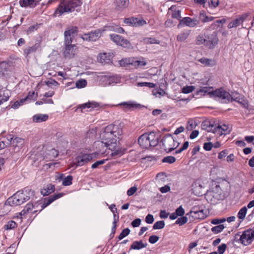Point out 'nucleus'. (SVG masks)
I'll use <instances>...</instances> for the list:
<instances>
[{
	"label": "nucleus",
	"mask_w": 254,
	"mask_h": 254,
	"mask_svg": "<svg viewBox=\"0 0 254 254\" xmlns=\"http://www.w3.org/2000/svg\"><path fill=\"white\" fill-rule=\"evenodd\" d=\"M81 4L80 0H61L54 14L59 17L75 10L78 12Z\"/></svg>",
	"instance_id": "obj_1"
},
{
	"label": "nucleus",
	"mask_w": 254,
	"mask_h": 254,
	"mask_svg": "<svg viewBox=\"0 0 254 254\" xmlns=\"http://www.w3.org/2000/svg\"><path fill=\"white\" fill-rule=\"evenodd\" d=\"M214 94L217 97V100L223 103H227L230 101H235L244 106L245 108L248 107V103L239 93L232 92L231 94L226 92L222 88L216 90Z\"/></svg>",
	"instance_id": "obj_2"
},
{
	"label": "nucleus",
	"mask_w": 254,
	"mask_h": 254,
	"mask_svg": "<svg viewBox=\"0 0 254 254\" xmlns=\"http://www.w3.org/2000/svg\"><path fill=\"white\" fill-rule=\"evenodd\" d=\"M33 193L34 191L31 189L24 188L23 190L17 191L12 196L9 197L6 200V204L10 206L21 205L28 200L33 195Z\"/></svg>",
	"instance_id": "obj_3"
},
{
	"label": "nucleus",
	"mask_w": 254,
	"mask_h": 254,
	"mask_svg": "<svg viewBox=\"0 0 254 254\" xmlns=\"http://www.w3.org/2000/svg\"><path fill=\"white\" fill-rule=\"evenodd\" d=\"M159 136L154 132L142 134L138 139V144L144 148L156 146L159 143Z\"/></svg>",
	"instance_id": "obj_4"
},
{
	"label": "nucleus",
	"mask_w": 254,
	"mask_h": 254,
	"mask_svg": "<svg viewBox=\"0 0 254 254\" xmlns=\"http://www.w3.org/2000/svg\"><path fill=\"white\" fill-rule=\"evenodd\" d=\"M164 150L168 153L171 152L175 149L179 145V143L177 142L171 134H166L162 139Z\"/></svg>",
	"instance_id": "obj_5"
},
{
	"label": "nucleus",
	"mask_w": 254,
	"mask_h": 254,
	"mask_svg": "<svg viewBox=\"0 0 254 254\" xmlns=\"http://www.w3.org/2000/svg\"><path fill=\"white\" fill-rule=\"evenodd\" d=\"M206 197L211 203L215 204L217 201L223 199L224 196L220 187L216 186L213 190L207 192Z\"/></svg>",
	"instance_id": "obj_6"
},
{
	"label": "nucleus",
	"mask_w": 254,
	"mask_h": 254,
	"mask_svg": "<svg viewBox=\"0 0 254 254\" xmlns=\"http://www.w3.org/2000/svg\"><path fill=\"white\" fill-rule=\"evenodd\" d=\"M108 130L107 127H105L100 135L102 143L104 144L105 146L106 147L109 146L111 144L116 143L117 141V139L113 135L111 131H108Z\"/></svg>",
	"instance_id": "obj_7"
},
{
	"label": "nucleus",
	"mask_w": 254,
	"mask_h": 254,
	"mask_svg": "<svg viewBox=\"0 0 254 254\" xmlns=\"http://www.w3.org/2000/svg\"><path fill=\"white\" fill-rule=\"evenodd\" d=\"M231 127L225 124L222 125H219L217 126L210 125L207 128V131L212 132L218 135H226L229 133L231 131Z\"/></svg>",
	"instance_id": "obj_8"
},
{
	"label": "nucleus",
	"mask_w": 254,
	"mask_h": 254,
	"mask_svg": "<svg viewBox=\"0 0 254 254\" xmlns=\"http://www.w3.org/2000/svg\"><path fill=\"white\" fill-rule=\"evenodd\" d=\"M254 240V230L249 229L245 230L241 235L239 241L240 243L247 246L251 244Z\"/></svg>",
	"instance_id": "obj_9"
},
{
	"label": "nucleus",
	"mask_w": 254,
	"mask_h": 254,
	"mask_svg": "<svg viewBox=\"0 0 254 254\" xmlns=\"http://www.w3.org/2000/svg\"><path fill=\"white\" fill-rule=\"evenodd\" d=\"M110 37L111 39L118 45L127 48L131 46L130 42L127 39H125L121 35L112 34L110 35Z\"/></svg>",
	"instance_id": "obj_10"
},
{
	"label": "nucleus",
	"mask_w": 254,
	"mask_h": 254,
	"mask_svg": "<svg viewBox=\"0 0 254 254\" xmlns=\"http://www.w3.org/2000/svg\"><path fill=\"white\" fill-rule=\"evenodd\" d=\"M95 157V155L93 153L78 155L75 158V164L76 166H82L91 161Z\"/></svg>",
	"instance_id": "obj_11"
},
{
	"label": "nucleus",
	"mask_w": 254,
	"mask_h": 254,
	"mask_svg": "<svg viewBox=\"0 0 254 254\" xmlns=\"http://www.w3.org/2000/svg\"><path fill=\"white\" fill-rule=\"evenodd\" d=\"M101 35V30L96 29L88 33L83 34L81 37L84 41H96L99 39Z\"/></svg>",
	"instance_id": "obj_12"
},
{
	"label": "nucleus",
	"mask_w": 254,
	"mask_h": 254,
	"mask_svg": "<svg viewBox=\"0 0 254 254\" xmlns=\"http://www.w3.org/2000/svg\"><path fill=\"white\" fill-rule=\"evenodd\" d=\"M107 127L108 129V131H111L116 139L117 138H119L123 133V125L120 123L111 124Z\"/></svg>",
	"instance_id": "obj_13"
},
{
	"label": "nucleus",
	"mask_w": 254,
	"mask_h": 254,
	"mask_svg": "<svg viewBox=\"0 0 254 254\" xmlns=\"http://www.w3.org/2000/svg\"><path fill=\"white\" fill-rule=\"evenodd\" d=\"M124 22L125 23L129 25L135 27L143 26L146 24V21L142 17L137 18L131 17L125 18Z\"/></svg>",
	"instance_id": "obj_14"
},
{
	"label": "nucleus",
	"mask_w": 254,
	"mask_h": 254,
	"mask_svg": "<svg viewBox=\"0 0 254 254\" xmlns=\"http://www.w3.org/2000/svg\"><path fill=\"white\" fill-rule=\"evenodd\" d=\"M190 213L194 219L201 220L206 217V214L204 213V210L197 206L193 207Z\"/></svg>",
	"instance_id": "obj_15"
},
{
	"label": "nucleus",
	"mask_w": 254,
	"mask_h": 254,
	"mask_svg": "<svg viewBox=\"0 0 254 254\" xmlns=\"http://www.w3.org/2000/svg\"><path fill=\"white\" fill-rule=\"evenodd\" d=\"M218 38L217 33L214 31L208 35L206 39V46L209 49H213L218 43Z\"/></svg>",
	"instance_id": "obj_16"
},
{
	"label": "nucleus",
	"mask_w": 254,
	"mask_h": 254,
	"mask_svg": "<svg viewBox=\"0 0 254 254\" xmlns=\"http://www.w3.org/2000/svg\"><path fill=\"white\" fill-rule=\"evenodd\" d=\"M249 13H245L240 15L237 18L233 20L228 25V28L229 29L233 27H237L242 24L248 17Z\"/></svg>",
	"instance_id": "obj_17"
},
{
	"label": "nucleus",
	"mask_w": 254,
	"mask_h": 254,
	"mask_svg": "<svg viewBox=\"0 0 254 254\" xmlns=\"http://www.w3.org/2000/svg\"><path fill=\"white\" fill-rule=\"evenodd\" d=\"M64 195L63 193H58L57 194H54L50 196L49 197L45 198L43 200V203H41V209L40 211H42L43 209L46 207L47 206L50 205L51 203L54 201L55 200L61 198Z\"/></svg>",
	"instance_id": "obj_18"
},
{
	"label": "nucleus",
	"mask_w": 254,
	"mask_h": 254,
	"mask_svg": "<svg viewBox=\"0 0 254 254\" xmlns=\"http://www.w3.org/2000/svg\"><path fill=\"white\" fill-rule=\"evenodd\" d=\"M77 53V48L75 44L65 46L64 55L65 58L71 59Z\"/></svg>",
	"instance_id": "obj_19"
},
{
	"label": "nucleus",
	"mask_w": 254,
	"mask_h": 254,
	"mask_svg": "<svg viewBox=\"0 0 254 254\" xmlns=\"http://www.w3.org/2000/svg\"><path fill=\"white\" fill-rule=\"evenodd\" d=\"M198 23V21L195 19H192L189 17H186L180 20V23L178 25V27H180L182 24L186 25L190 27H193Z\"/></svg>",
	"instance_id": "obj_20"
},
{
	"label": "nucleus",
	"mask_w": 254,
	"mask_h": 254,
	"mask_svg": "<svg viewBox=\"0 0 254 254\" xmlns=\"http://www.w3.org/2000/svg\"><path fill=\"white\" fill-rule=\"evenodd\" d=\"M41 0H19V4L21 7L34 8L36 6Z\"/></svg>",
	"instance_id": "obj_21"
},
{
	"label": "nucleus",
	"mask_w": 254,
	"mask_h": 254,
	"mask_svg": "<svg viewBox=\"0 0 254 254\" xmlns=\"http://www.w3.org/2000/svg\"><path fill=\"white\" fill-rule=\"evenodd\" d=\"M129 3V0H115V8L119 11H122L127 8Z\"/></svg>",
	"instance_id": "obj_22"
},
{
	"label": "nucleus",
	"mask_w": 254,
	"mask_h": 254,
	"mask_svg": "<svg viewBox=\"0 0 254 254\" xmlns=\"http://www.w3.org/2000/svg\"><path fill=\"white\" fill-rule=\"evenodd\" d=\"M114 56L113 53H104L100 55L98 60L102 63H108L111 61Z\"/></svg>",
	"instance_id": "obj_23"
},
{
	"label": "nucleus",
	"mask_w": 254,
	"mask_h": 254,
	"mask_svg": "<svg viewBox=\"0 0 254 254\" xmlns=\"http://www.w3.org/2000/svg\"><path fill=\"white\" fill-rule=\"evenodd\" d=\"M41 43L39 41H37L32 46L29 47L24 50V55L27 57L30 54L36 52L40 49Z\"/></svg>",
	"instance_id": "obj_24"
},
{
	"label": "nucleus",
	"mask_w": 254,
	"mask_h": 254,
	"mask_svg": "<svg viewBox=\"0 0 254 254\" xmlns=\"http://www.w3.org/2000/svg\"><path fill=\"white\" fill-rule=\"evenodd\" d=\"M55 190V186L52 184H49L41 189V193L43 196H46L53 192Z\"/></svg>",
	"instance_id": "obj_25"
},
{
	"label": "nucleus",
	"mask_w": 254,
	"mask_h": 254,
	"mask_svg": "<svg viewBox=\"0 0 254 254\" xmlns=\"http://www.w3.org/2000/svg\"><path fill=\"white\" fill-rule=\"evenodd\" d=\"M9 98L7 92L4 89L3 86L0 85V105L7 101Z\"/></svg>",
	"instance_id": "obj_26"
},
{
	"label": "nucleus",
	"mask_w": 254,
	"mask_h": 254,
	"mask_svg": "<svg viewBox=\"0 0 254 254\" xmlns=\"http://www.w3.org/2000/svg\"><path fill=\"white\" fill-rule=\"evenodd\" d=\"M48 118L47 114H38L33 117L32 120L34 123H41L47 121Z\"/></svg>",
	"instance_id": "obj_27"
},
{
	"label": "nucleus",
	"mask_w": 254,
	"mask_h": 254,
	"mask_svg": "<svg viewBox=\"0 0 254 254\" xmlns=\"http://www.w3.org/2000/svg\"><path fill=\"white\" fill-rule=\"evenodd\" d=\"M147 245V243L144 244L142 241H134L130 246V250H140L145 248Z\"/></svg>",
	"instance_id": "obj_28"
},
{
	"label": "nucleus",
	"mask_w": 254,
	"mask_h": 254,
	"mask_svg": "<svg viewBox=\"0 0 254 254\" xmlns=\"http://www.w3.org/2000/svg\"><path fill=\"white\" fill-rule=\"evenodd\" d=\"M202 188V186L200 184H198L196 182L193 183L191 185L192 193L195 195H201L202 194L201 191Z\"/></svg>",
	"instance_id": "obj_29"
},
{
	"label": "nucleus",
	"mask_w": 254,
	"mask_h": 254,
	"mask_svg": "<svg viewBox=\"0 0 254 254\" xmlns=\"http://www.w3.org/2000/svg\"><path fill=\"white\" fill-rule=\"evenodd\" d=\"M37 98V93H35L34 91L29 92L26 97L20 100L22 103L26 101H35Z\"/></svg>",
	"instance_id": "obj_30"
},
{
	"label": "nucleus",
	"mask_w": 254,
	"mask_h": 254,
	"mask_svg": "<svg viewBox=\"0 0 254 254\" xmlns=\"http://www.w3.org/2000/svg\"><path fill=\"white\" fill-rule=\"evenodd\" d=\"M190 33V30H185L178 35L177 40L180 42H183L188 38Z\"/></svg>",
	"instance_id": "obj_31"
},
{
	"label": "nucleus",
	"mask_w": 254,
	"mask_h": 254,
	"mask_svg": "<svg viewBox=\"0 0 254 254\" xmlns=\"http://www.w3.org/2000/svg\"><path fill=\"white\" fill-rule=\"evenodd\" d=\"M99 107V103L96 102H88L86 103L83 104L81 105L79 108L81 109V112H83V110L86 108H98Z\"/></svg>",
	"instance_id": "obj_32"
},
{
	"label": "nucleus",
	"mask_w": 254,
	"mask_h": 254,
	"mask_svg": "<svg viewBox=\"0 0 254 254\" xmlns=\"http://www.w3.org/2000/svg\"><path fill=\"white\" fill-rule=\"evenodd\" d=\"M170 10L172 11V17L176 18L178 20H181V11L176 9V7L174 5L171 6L170 8Z\"/></svg>",
	"instance_id": "obj_33"
},
{
	"label": "nucleus",
	"mask_w": 254,
	"mask_h": 254,
	"mask_svg": "<svg viewBox=\"0 0 254 254\" xmlns=\"http://www.w3.org/2000/svg\"><path fill=\"white\" fill-rule=\"evenodd\" d=\"M35 207V206L32 203H27L24 207L23 210L20 213L21 216H25L27 213L32 211L33 208Z\"/></svg>",
	"instance_id": "obj_34"
},
{
	"label": "nucleus",
	"mask_w": 254,
	"mask_h": 254,
	"mask_svg": "<svg viewBox=\"0 0 254 254\" xmlns=\"http://www.w3.org/2000/svg\"><path fill=\"white\" fill-rule=\"evenodd\" d=\"M24 142V139L20 137H16L12 141V144L13 146H15V147H18V148H20L22 147Z\"/></svg>",
	"instance_id": "obj_35"
},
{
	"label": "nucleus",
	"mask_w": 254,
	"mask_h": 254,
	"mask_svg": "<svg viewBox=\"0 0 254 254\" xmlns=\"http://www.w3.org/2000/svg\"><path fill=\"white\" fill-rule=\"evenodd\" d=\"M142 41L146 44H160V41L152 37L144 38L142 39Z\"/></svg>",
	"instance_id": "obj_36"
},
{
	"label": "nucleus",
	"mask_w": 254,
	"mask_h": 254,
	"mask_svg": "<svg viewBox=\"0 0 254 254\" xmlns=\"http://www.w3.org/2000/svg\"><path fill=\"white\" fill-rule=\"evenodd\" d=\"M215 91L216 90L214 91L213 88L210 87H204L200 90V92L204 93V94L208 93V94L212 95L217 99L216 95L214 94Z\"/></svg>",
	"instance_id": "obj_37"
},
{
	"label": "nucleus",
	"mask_w": 254,
	"mask_h": 254,
	"mask_svg": "<svg viewBox=\"0 0 254 254\" xmlns=\"http://www.w3.org/2000/svg\"><path fill=\"white\" fill-rule=\"evenodd\" d=\"M121 81V77L119 75H113L109 77L108 81L109 84H114L120 83Z\"/></svg>",
	"instance_id": "obj_38"
},
{
	"label": "nucleus",
	"mask_w": 254,
	"mask_h": 254,
	"mask_svg": "<svg viewBox=\"0 0 254 254\" xmlns=\"http://www.w3.org/2000/svg\"><path fill=\"white\" fill-rule=\"evenodd\" d=\"M199 62L205 65L213 66L214 65V61L213 60L207 58H201L199 60Z\"/></svg>",
	"instance_id": "obj_39"
},
{
	"label": "nucleus",
	"mask_w": 254,
	"mask_h": 254,
	"mask_svg": "<svg viewBox=\"0 0 254 254\" xmlns=\"http://www.w3.org/2000/svg\"><path fill=\"white\" fill-rule=\"evenodd\" d=\"M247 212V208L246 206L242 207L238 213V217L240 219L244 220Z\"/></svg>",
	"instance_id": "obj_40"
},
{
	"label": "nucleus",
	"mask_w": 254,
	"mask_h": 254,
	"mask_svg": "<svg viewBox=\"0 0 254 254\" xmlns=\"http://www.w3.org/2000/svg\"><path fill=\"white\" fill-rule=\"evenodd\" d=\"M17 226L16 223L13 220L9 221L4 226V230H8L15 228Z\"/></svg>",
	"instance_id": "obj_41"
},
{
	"label": "nucleus",
	"mask_w": 254,
	"mask_h": 254,
	"mask_svg": "<svg viewBox=\"0 0 254 254\" xmlns=\"http://www.w3.org/2000/svg\"><path fill=\"white\" fill-rule=\"evenodd\" d=\"M120 105V106H122L125 108L127 109H131L132 108L137 107V105L135 104L132 103L131 102H123Z\"/></svg>",
	"instance_id": "obj_42"
},
{
	"label": "nucleus",
	"mask_w": 254,
	"mask_h": 254,
	"mask_svg": "<svg viewBox=\"0 0 254 254\" xmlns=\"http://www.w3.org/2000/svg\"><path fill=\"white\" fill-rule=\"evenodd\" d=\"M64 32H67V35L73 38L74 35L77 33V27H71L68 28Z\"/></svg>",
	"instance_id": "obj_43"
},
{
	"label": "nucleus",
	"mask_w": 254,
	"mask_h": 254,
	"mask_svg": "<svg viewBox=\"0 0 254 254\" xmlns=\"http://www.w3.org/2000/svg\"><path fill=\"white\" fill-rule=\"evenodd\" d=\"M76 87L77 88H82L85 87L87 85V81L84 79H81L76 82Z\"/></svg>",
	"instance_id": "obj_44"
},
{
	"label": "nucleus",
	"mask_w": 254,
	"mask_h": 254,
	"mask_svg": "<svg viewBox=\"0 0 254 254\" xmlns=\"http://www.w3.org/2000/svg\"><path fill=\"white\" fill-rule=\"evenodd\" d=\"M224 226L222 224L218 225L216 226L213 227L211 228V231L214 234H218L223 231L224 229Z\"/></svg>",
	"instance_id": "obj_45"
},
{
	"label": "nucleus",
	"mask_w": 254,
	"mask_h": 254,
	"mask_svg": "<svg viewBox=\"0 0 254 254\" xmlns=\"http://www.w3.org/2000/svg\"><path fill=\"white\" fill-rule=\"evenodd\" d=\"M165 222L164 221H158L154 224L153 229L154 230L161 229L164 227Z\"/></svg>",
	"instance_id": "obj_46"
},
{
	"label": "nucleus",
	"mask_w": 254,
	"mask_h": 254,
	"mask_svg": "<svg viewBox=\"0 0 254 254\" xmlns=\"http://www.w3.org/2000/svg\"><path fill=\"white\" fill-rule=\"evenodd\" d=\"M64 45H72L71 43L72 42L73 38L72 37L69 36V35H67V32L64 33Z\"/></svg>",
	"instance_id": "obj_47"
},
{
	"label": "nucleus",
	"mask_w": 254,
	"mask_h": 254,
	"mask_svg": "<svg viewBox=\"0 0 254 254\" xmlns=\"http://www.w3.org/2000/svg\"><path fill=\"white\" fill-rule=\"evenodd\" d=\"M130 233V230L128 228H126L123 230L122 232L120 233L119 236H118V239L119 240H122L125 237L129 235Z\"/></svg>",
	"instance_id": "obj_48"
},
{
	"label": "nucleus",
	"mask_w": 254,
	"mask_h": 254,
	"mask_svg": "<svg viewBox=\"0 0 254 254\" xmlns=\"http://www.w3.org/2000/svg\"><path fill=\"white\" fill-rule=\"evenodd\" d=\"M72 176L69 175L65 177L63 181L62 184L64 186H68L72 184Z\"/></svg>",
	"instance_id": "obj_49"
},
{
	"label": "nucleus",
	"mask_w": 254,
	"mask_h": 254,
	"mask_svg": "<svg viewBox=\"0 0 254 254\" xmlns=\"http://www.w3.org/2000/svg\"><path fill=\"white\" fill-rule=\"evenodd\" d=\"M131 63V59H122L121 60L119 61V64L120 66L125 67L127 66V65H130V64Z\"/></svg>",
	"instance_id": "obj_50"
},
{
	"label": "nucleus",
	"mask_w": 254,
	"mask_h": 254,
	"mask_svg": "<svg viewBox=\"0 0 254 254\" xmlns=\"http://www.w3.org/2000/svg\"><path fill=\"white\" fill-rule=\"evenodd\" d=\"M188 221V218L186 216H183L180 218H179L177 221H176V224H178L180 226H182L185 224H186Z\"/></svg>",
	"instance_id": "obj_51"
},
{
	"label": "nucleus",
	"mask_w": 254,
	"mask_h": 254,
	"mask_svg": "<svg viewBox=\"0 0 254 254\" xmlns=\"http://www.w3.org/2000/svg\"><path fill=\"white\" fill-rule=\"evenodd\" d=\"M195 43L197 45L203 44L206 46V39H204L202 36H198L196 37Z\"/></svg>",
	"instance_id": "obj_52"
},
{
	"label": "nucleus",
	"mask_w": 254,
	"mask_h": 254,
	"mask_svg": "<svg viewBox=\"0 0 254 254\" xmlns=\"http://www.w3.org/2000/svg\"><path fill=\"white\" fill-rule=\"evenodd\" d=\"M175 161H176V158L172 156H169L165 157L162 160L163 162H166V163H168L169 164H172V163L175 162Z\"/></svg>",
	"instance_id": "obj_53"
},
{
	"label": "nucleus",
	"mask_w": 254,
	"mask_h": 254,
	"mask_svg": "<svg viewBox=\"0 0 254 254\" xmlns=\"http://www.w3.org/2000/svg\"><path fill=\"white\" fill-rule=\"evenodd\" d=\"M137 85L140 87L146 86L150 88H152L155 87V84L151 82H138Z\"/></svg>",
	"instance_id": "obj_54"
},
{
	"label": "nucleus",
	"mask_w": 254,
	"mask_h": 254,
	"mask_svg": "<svg viewBox=\"0 0 254 254\" xmlns=\"http://www.w3.org/2000/svg\"><path fill=\"white\" fill-rule=\"evenodd\" d=\"M194 89V87L193 86H188L184 87L182 89V92L185 94H188L191 92Z\"/></svg>",
	"instance_id": "obj_55"
},
{
	"label": "nucleus",
	"mask_w": 254,
	"mask_h": 254,
	"mask_svg": "<svg viewBox=\"0 0 254 254\" xmlns=\"http://www.w3.org/2000/svg\"><path fill=\"white\" fill-rule=\"evenodd\" d=\"M175 212L178 216H182L185 214V210L183 207L180 206L176 209Z\"/></svg>",
	"instance_id": "obj_56"
},
{
	"label": "nucleus",
	"mask_w": 254,
	"mask_h": 254,
	"mask_svg": "<svg viewBox=\"0 0 254 254\" xmlns=\"http://www.w3.org/2000/svg\"><path fill=\"white\" fill-rule=\"evenodd\" d=\"M106 161V160L105 159L97 161L92 165L91 167L93 169L97 168L99 166L104 164Z\"/></svg>",
	"instance_id": "obj_57"
},
{
	"label": "nucleus",
	"mask_w": 254,
	"mask_h": 254,
	"mask_svg": "<svg viewBox=\"0 0 254 254\" xmlns=\"http://www.w3.org/2000/svg\"><path fill=\"white\" fill-rule=\"evenodd\" d=\"M225 221H226L225 218H220V219L217 218V219H212L211 220V223L213 224L216 225V224H221Z\"/></svg>",
	"instance_id": "obj_58"
},
{
	"label": "nucleus",
	"mask_w": 254,
	"mask_h": 254,
	"mask_svg": "<svg viewBox=\"0 0 254 254\" xmlns=\"http://www.w3.org/2000/svg\"><path fill=\"white\" fill-rule=\"evenodd\" d=\"M227 248V245L225 244H223L218 247V253L219 254H223Z\"/></svg>",
	"instance_id": "obj_59"
},
{
	"label": "nucleus",
	"mask_w": 254,
	"mask_h": 254,
	"mask_svg": "<svg viewBox=\"0 0 254 254\" xmlns=\"http://www.w3.org/2000/svg\"><path fill=\"white\" fill-rule=\"evenodd\" d=\"M46 84L49 87H51L52 85L58 86L59 85V83L53 79H50L49 80L46 82Z\"/></svg>",
	"instance_id": "obj_60"
},
{
	"label": "nucleus",
	"mask_w": 254,
	"mask_h": 254,
	"mask_svg": "<svg viewBox=\"0 0 254 254\" xmlns=\"http://www.w3.org/2000/svg\"><path fill=\"white\" fill-rule=\"evenodd\" d=\"M38 28V25H34L30 26L28 28V29L26 30V33L27 34H29L31 33L32 32H34L35 30H36Z\"/></svg>",
	"instance_id": "obj_61"
},
{
	"label": "nucleus",
	"mask_w": 254,
	"mask_h": 254,
	"mask_svg": "<svg viewBox=\"0 0 254 254\" xmlns=\"http://www.w3.org/2000/svg\"><path fill=\"white\" fill-rule=\"evenodd\" d=\"M209 7L211 8L216 7L219 3L218 0H211L210 2H208Z\"/></svg>",
	"instance_id": "obj_62"
},
{
	"label": "nucleus",
	"mask_w": 254,
	"mask_h": 254,
	"mask_svg": "<svg viewBox=\"0 0 254 254\" xmlns=\"http://www.w3.org/2000/svg\"><path fill=\"white\" fill-rule=\"evenodd\" d=\"M159 240V237L156 235H152L149 238V242L151 244H154Z\"/></svg>",
	"instance_id": "obj_63"
},
{
	"label": "nucleus",
	"mask_w": 254,
	"mask_h": 254,
	"mask_svg": "<svg viewBox=\"0 0 254 254\" xmlns=\"http://www.w3.org/2000/svg\"><path fill=\"white\" fill-rule=\"evenodd\" d=\"M213 147V144L212 142H205L203 145V148L206 151L210 150Z\"/></svg>",
	"instance_id": "obj_64"
}]
</instances>
